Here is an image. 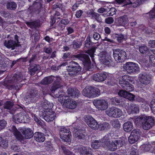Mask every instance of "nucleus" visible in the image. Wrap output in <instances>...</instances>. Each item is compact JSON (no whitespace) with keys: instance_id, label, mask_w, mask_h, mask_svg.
Returning a JSON list of instances; mask_svg holds the SVG:
<instances>
[{"instance_id":"nucleus-1","label":"nucleus","mask_w":155,"mask_h":155,"mask_svg":"<svg viewBox=\"0 0 155 155\" xmlns=\"http://www.w3.org/2000/svg\"><path fill=\"white\" fill-rule=\"evenodd\" d=\"M154 118L151 116H140L135 119L134 123L136 126H142L143 130H148L151 128L154 125Z\"/></svg>"},{"instance_id":"nucleus-2","label":"nucleus","mask_w":155,"mask_h":155,"mask_svg":"<svg viewBox=\"0 0 155 155\" xmlns=\"http://www.w3.org/2000/svg\"><path fill=\"white\" fill-rule=\"evenodd\" d=\"M134 83V81L130 76L127 75L123 76L119 81V84L124 90H127L129 92L131 91L134 89V86L133 84Z\"/></svg>"},{"instance_id":"nucleus-3","label":"nucleus","mask_w":155,"mask_h":155,"mask_svg":"<svg viewBox=\"0 0 155 155\" xmlns=\"http://www.w3.org/2000/svg\"><path fill=\"white\" fill-rule=\"evenodd\" d=\"M11 131L14 134L16 138L20 141L23 140L24 137L25 139H30L33 136L32 131L29 128H25L23 130L22 133L24 137L21 134L15 127H13Z\"/></svg>"},{"instance_id":"nucleus-4","label":"nucleus","mask_w":155,"mask_h":155,"mask_svg":"<svg viewBox=\"0 0 155 155\" xmlns=\"http://www.w3.org/2000/svg\"><path fill=\"white\" fill-rule=\"evenodd\" d=\"M123 68L128 74H137L140 71V68L139 65L132 62H128L124 64Z\"/></svg>"},{"instance_id":"nucleus-5","label":"nucleus","mask_w":155,"mask_h":155,"mask_svg":"<svg viewBox=\"0 0 155 155\" xmlns=\"http://www.w3.org/2000/svg\"><path fill=\"white\" fill-rule=\"evenodd\" d=\"M64 93L58 94V100L62 104H65L67 107L73 109L76 108L77 105V103L74 101L71 100L68 97L64 96Z\"/></svg>"},{"instance_id":"nucleus-6","label":"nucleus","mask_w":155,"mask_h":155,"mask_svg":"<svg viewBox=\"0 0 155 155\" xmlns=\"http://www.w3.org/2000/svg\"><path fill=\"white\" fill-rule=\"evenodd\" d=\"M72 58H77L81 61L84 65V68L86 70H89L91 68V61L88 55L83 54H74Z\"/></svg>"},{"instance_id":"nucleus-7","label":"nucleus","mask_w":155,"mask_h":155,"mask_svg":"<svg viewBox=\"0 0 155 155\" xmlns=\"http://www.w3.org/2000/svg\"><path fill=\"white\" fill-rule=\"evenodd\" d=\"M149 67L147 66L145 67L144 69L146 71H142L139 75V78L140 82L142 84L147 85L149 84L150 82L151 79V75L149 74Z\"/></svg>"},{"instance_id":"nucleus-8","label":"nucleus","mask_w":155,"mask_h":155,"mask_svg":"<svg viewBox=\"0 0 155 155\" xmlns=\"http://www.w3.org/2000/svg\"><path fill=\"white\" fill-rule=\"evenodd\" d=\"M113 55L114 59L117 62H123L127 58L125 51L119 49H116L113 51Z\"/></svg>"},{"instance_id":"nucleus-9","label":"nucleus","mask_w":155,"mask_h":155,"mask_svg":"<svg viewBox=\"0 0 155 155\" xmlns=\"http://www.w3.org/2000/svg\"><path fill=\"white\" fill-rule=\"evenodd\" d=\"M70 64L72 65L68 66L67 69L68 74L71 76H76L81 70V67L77 62L71 61Z\"/></svg>"},{"instance_id":"nucleus-10","label":"nucleus","mask_w":155,"mask_h":155,"mask_svg":"<svg viewBox=\"0 0 155 155\" xmlns=\"http://www.w3.org/2000/svg\"><path fill=\"white\" fill-rule=\"evenodd\" d=\"M141 132L138 129H135L131 132L128 138L129 142L131 144L134 143L140 138Z\"/></svg>"},{"instance_id":"nucleus-11","label":"nucleus","mask_w":155,"mask_h":155,"mask_svg":"<svg viewBox=\"0 0 155 155\" xmlns=\"http://www.w3.org/2000/svg\"><path fill=\"white\" fill-rule=\"evenodd\" d=\"M60 137L64 141H69L70 140L71 132L68 128L66 127H61L59 130Z\"/></svg>"},{"instance_id":"nucleus-12","label":"nucleus","mask_w":155,"mask_h":155,"mask_svg":"<svg viewBox=\"0 0 155 155\" xmlns=\"http://www.w3.org/2000/svg\"><path fill=\"white\" fill-rule=\"evenodd\" d=\"M43 2L41 0H37L33 5L30 6L29 9L35 14H39L43 9Z\"/></svg>"},{"instance_id":"nucleus-13","label":"nucleus","mask_w":155,"mask_h":155,"mask_svg":"<svg viewBox=\"0 0 155 155\" xmlns=\"http://www.w3.org/2000/svg\"><path fill=\"white\" fill-rule=\"evenodd\" d=\"M85 121L88 126L93 130L97 129L99 127V125L97 121L90 116H86L85 118Z\"/></svg>"},{"instance_id":"nucleus-14","label":"nucleus","mask_w":155,"mask_h":155,"mask_svg":"<svg viewBox=\"0 0 155 155\" xmlns=\"http://www.w3.org/2000/svg\"><path fill=\"white\" fill-rule=\"evenodd\" d=\"M43 118L47 122L54 120L55 116L54 113L51 109L45 111L43 114Z\"/></svg>"},{"instance_id":"nucleus-15","label":"nucleus","mask_w":155,"mask_h":155,"mask_svg":"<svg viewBox=\"0 0 155 155\" xmlns=\"http://www.w3.org/2000/svg\"><path fill=\"white\" fill-rule=\"evenodd\" d=\"M126 110L129 114H137L139 112V106L134 103L130 104L127 106Z\"/></svg>"},{"instance_id":"nucleus-16","label":"nucleus","mask_w":155,"mask_h":155,"mask_svg":"<svg viewBox=\"0 0 155 155\" xmlns=\"http://www.w3.org/2000/svg\"><path fill=\"white\" fill-rule=\"evenodd\" d=\"M53 81H54V83L53 86L51 87L50 90L52 92L55 91L62 87L61 84V79L59 77H55L53 76Z\"/></svg>"},{"instance_id":"nucleus-17","label":"nucleus","mask_w":155,"mask_h":155,"mask_svg":"<svg viewBox=\"0 0 155 155\" xmlns=\"http://www.w3.org/2000/svg\"><path fill=\"white\" fill-rule=\"evenodd\" d=\"M38 95V91L36 89H31L29 95L27 96L25 98L26 102L29 103L30 102H33L36 100V97Z\"/></svg>"},{"instance_id":"nucleus-18","label":"nucleus","mask_w":155,"mask_h":155,"mask_svg":"<svg viewBox=\"0 0 155 155\" xmlns=\"http://www.w3.org/2000/svg\"><path fill=\"white\" fill-rule=\"evenodd\" d=\"M59 91L60 93H61V94L64 93V96L68 97L69 98V97L70 96H71L74 97H77L79 96L80 93L78 90L76 89H74L71 87L69 88L67 90V92L68 95V96H66V95H65V93L63 92L62 90H61V91Z\"/></svg>"},{"instance_id":"nucleus-19","label":"nucleus","mask_w":155,"mask_h":155,"mask_svg":"<svg viewBox=\"0 0 155 155\" xmlns=\"http://www.w3.org/2000/svg\"><path fill=\"white\" fill-rule=\"evenodd\" d=\"M94 105L98 109L101 110H105L106 109V101L104 100H94L93 102Z\"/></svg>"},{"instance_id":"nucleus-20","label":"nucleus","mask_w":155,"mask_h":155,"mask_svg":"<svg viewBox=\"0 0 155 155\" xmlns=\"http://www.w3.org/2000/svg\"><path fill=\"white\" fill-rule=\"evenodd\" d=\"M107 73L105 72L95 74L93 76V79L97 82H101L104 81L107 78Z\"/></svg>"},{"instance_id":"nucleus-21","label":"nucleus","mask_w":155,"mask_h":155,"mask_svg":"<svg viewBox=\"0 0 155 155\" xmlns=\"http://www.w3.org/2000/svg\"><path fill=\"white\" fill-rule=\"evenodd\" d=\"M74 135L75 138L78 140L85 139L87 136V134L84 132V130L77 129L75 130Z\"/></svg>"},{"instance_id":"nucleus-22","label":"nucleus","mask_w":155,"mask_h":155,"mask_svg":"<svg viewBox=\"0 0 155 155\" xmlns=\"http://www.w3.org/2000/svg\"><path fill=\"white\" fill-rule=\"evenodd\" d=\"M78 150L81 155H91L92 153V150L89 147H81L79 148Z\"/></svg>"},{"instance_id":"nucleus-23","label":"nucleus","mask_w":155,"mask_h":155,"mask_svg":"<svg viewBox=\"0 0 155 155\" xmlns=\"http://www.w3.org/2000/svg\"><path fill=\"white\" fill-rule=\"evenodd\" d=\"M106 140L107 137L105 136L102 139L101 141L95 140L92 142L91 143V147L95 149H97L100 146L101 142L106 144L107 143Z\"/></svg>"},{"instance_id":"nucleus-24","label":"nucleus","mask_w":155,"mask_h":155,"mask_svg":"<svg viewBox=\"0 0 155 155\" xmlns=\"http://www.w3.org/2000/svg\"><path fill=\"white\" fill-rule=\"evenodd\" d=\"M124 130L126 132H130L133 128V122L127 121L125 122L123 125Z\"/></svg>"},{"instance_id":"nucleus-25","label":"nucleus","mask_w":155,"mask_h":155,"mask_svg":"<svg viewBox=\"0 0 155 155\" xmlns=\"http://www.w3.org/2000/svg\"><path fill=\"white\" fill-rule=\"evenodd\" d=\"M109 137H107V149L111 151H115L117 149V147L115 141L114 142L112 140H109Z\"/></svg>"},{"instance_id":"nucleus-26","label":"nucleus","mask_w":155,"mask_h":155,"mask_svg":"<svg viewBox=\"0 0 155 155\" xmlns=\"http://www.w3.org/2000/svg\"><path fill=\"white\" fill-rule=\"evenodd\" d=\"M5 46L9 48H11L12 50H14L15 47H18V44L13 40L5 41L4 43Z\"/></svg>"},{"instance_id":"nucleus-27","label":"nucleus","mask_w":155,"mask_h":155,"mask_svg":"<svg viewBox=\"0 0 155 155\" xmlns=\"http://www.w3.org/2000/svg\"><path fill=\"white\" fill-rule=\"evenodd\" d=\"M127 141V139L125 137H123L119 138L115 141L117 147L119 148L123 146H125Z\"/></svg>"},{"instance_id":"nucleus-28","label":"nucleus","mask_w":155,"mask_h":155,"mask_svg":"<svg viewBox=\"0 0 155 155\" xmlns=\"http://www.w3.org/2000/svg\"><path fill=\"white\" fill-rule=\"evenodd\" d=\"M26 118L24 114L20 112L18 114H17L13 117V118L15 120L20 123H24L25 122V119Z\"/></svg>"},{"instance_id":"nucleus-29","label":"nucleus","mask_w":155,"mask_h":155,"mask_svg":"<svg viewBox=\"0 0 155 155\" xmlns=\"http://www.w3.org/2000/svg\"><path fill=\"white\" fill-rule=\"evenodd\" d=\"M139 50L141 54L146 55L149 56L150 54V52L147 47L144 45L139 46Z\"/></svg>"},{"instance_id":"nucleus-30","label":"nucleus","mask_w":155,"mask_h":155,"mask_svg":"<svg viewBox=\"0 0 155 155\" xmlns=\"http://www.w3.org/2000/svg\"><path fill=\"white\" fill-rule=\"evenodd\" d=\"M35 140L39 142H42L44 141L45 137L44 134L39 132L35 133L34 135Z\"/></svg>"},{"instance_id":"nucleus-31","label":"nucleus","mask_w":155,"mask_h":155,"mask_svg":"<svg viewBox=\"0 0 155 155\" xmlns=\"http://www.w3.org/2000/svg\"><path fill=\"white\" fill-rule=\"evenodd\" d=\"M90 98L95 97L99 96L100 94V90L96 87H92L90 88Z\"/></svg>"},{"instance_id":"nucleus-32","label":"nucleus","mask_w":155,"mask_h":155,"mask_svg":"<svg viewBox=\"0 0 155 155\" xmlns=\"http://www.w3.org/2000/svg\"><path fill=\"white\" fill-rule=\"evenodd\" d=\"M116 63L111 57L107 54V67L109 68H113L116 65Z\"/></svg>"},{"instance_id":"nucleus-33","label":"nucleus","mask_w":155,"mask_h":155,"mask_svg":"<svg viewBox=\"0 0 155 155\" xmlns=\"http://www.w3.org/2000/svg\"><path fill=\"white\" fill-rule=\"evenodd\" d=\"M21 74L20 73L15 74L12 77L11 83H18L21 82L22 80Z\"/></svg>"},{"instance_id":"nucleus-34","label":"nucleus","mask_w":155,"mask_h":155,"mask_svg":"<svg viewBox=\"0 0 155 155\" xmlns=\"http://www.w3.org/2000/svg\"><path fill=\"white\" fill-rule=\"evenodd\" d=\"M115 82L113 75L111 74L107 73V85L113 86Z\"/></svg>"},{"instance_id":"nucleus-35","label":"nucleus","mask_w":155,"mask_h":155,"mask_svg":"<svg viewBox=\"0 0 155 155\" xmlns=\"http://www.w3.org/2000/svg\"><path fill=\"white\" fill-rule=\"evenodd\" d=\"M124 99H122L120 97L117 96L114 98H112L111 100L112 104L117 105H122L123 103V101Z\"/></svg>"},{"instance_id":"nucleus-36","label":"nucleus","mask_w":155,"mask_h":155,"mask_svg":"<svg viewBox=\"0 0 155 155\" xmlns=\"http://www.w3.org/2000/svg\"><path fill=\"white\" fill-rule=\"evenodd\" d=\"M145 19H151L155 18V8H153L152 10L149 12V13H147L144 16Z\"/></svg>"},{"instance_id":"nucleus-37","label":"nucleus","mask_w":155,"mask_h":155,"mask_svg":"<svg viewBox=\"0 0 155 155\" xmlns=\"http://www.w3.org/2000/svg\"><path fill=\"white\" fill-rule=\"evenodd\" d=\"M110 123L115 128L119 129L121 126L120 121L118 119H114L110 121Z\"/></svg>"},{"instance_id":"nucleus-38","label":"nucleus","mask_w":155,"mask_h":155,"mask_svg":"<svg viewBox=\"0 0 155 155\" xmlns=\"http://www.w3.org/2000/svg\"><path fill=\"white\" fill-rule=\"evenodd\" d=\"M53 76L46 77L44 78L41 81V83L43 84H47L52 82L53 81Z\"/></svg>"},{"instance_id":"nucleus-39","label":"nucleus","mask_w":155,"mask_h":155,"mask_svg":"<svg viewBox=\"0 0 155 155\" xmlns=\"http://www.w3.org/2000/svg\"><path fill=\"white\" fill-rule=\"evenodd\" d=\"M41 68L38 65H35L31 67L29 69L30 74L31 75L34 74L36 72L40 70Z\"/></svg>"},{"instance_id":"nucleus-40","label":"nucleus","mask_w":155,"mask_h":155,"mask_svg":"<svg viewBox=\"0 0 155 155\" xmlns=\"http://www.w3.org/2000/svg\"><path fill=\"white\" fill-rule=\"evenodd\" d=\"M41 106L43 108V110L44 111H46L47 110H49L50 109L49 108V104L48 102L46 100H45L41 103Z\"/></svg>"},{"instance_id":"nucleus-41","label":"nucleus","mask_w":155,"mask_h":155,"mask_svg":"<svg viewBox=\"0 0 155 155\" xmlns=\"http://www.w3.org/2000/svg\"><path fill=\"white\" fill-rule=\"evenodd\" d=\"M91 87L87 86L86 87L83 91L82 94L85 97L90 98V92Z\"/></svg>"},{"instance_id":"nucleus-42","label":"nucleus","mask_w":155,"mask_h":155,"mask_svg":"<svg viewBox=\"0 0 155 155\" xmlns=\"http://www.w3.org/2000/svg\"><path fill=\"white\" fill-rule=\"evenodd\" d=\"M148 46L150 51L155 54V40H150L148 43Z\"/></svg>"},{"instance_id":"nucleus-43","label":"nucleus","mask_w":155,"mask_h":155,"mask_svg":"<svg viewBox=\"0 0 155 155\" xmlns=\"http://www.w3.org/2000/svg\"><path fill=\"white\" fill-rule=\"evenodd\" d=\"M6 6L8 9L11 10H14L16 8L17 5L16 3L14 2H9L7 3Z\"/></svg>"},{"instance_id":"nucleus-44","label":"nucleus","mask_w":155,"mask_h":155,"mask_svg":"<svg viewBox=\"0 0 155 155\" xmlns=\"http://www.w3.org/2000/svg\"><path fill=\"white\" fill-rule=\"evenodd\" d=\"M8 146V141L0 137V146L4 148H6Z\"/></svg>"},{"instance_id":"nucleus-45","label":"nucleus","mask_w":155,"mask_h":155,"mask_svg":"<svg viewBox=\"0 0 155 155\" xmlns=\"http://www.w3.org/2000/svg\"><path fill=\"white\" fill-rule=\"evenodd\" d=\"M115 109L116 107H110L107 110V115L110 117H114Z\"/></svg>"},{"instance_id":"nucleus-46","label":"nucleus","mask_w":155,"mask_h":155,"mask_svg":"<svg viewBox=\"0 0 155 155\" xmlns=\"http://www.w3.org/2000/svg\"><path fill=\"white\" fill-rule=\"evenodd\" d=\"M14 105L13 103L10 101H7L3 104V107L5 109L10 110Z\"/></svg>"},{"instance_id":"nucleus-47","label":"nucleus","mask_w":155,"mask_h":155,"mask_svg":"<svg viewBox=\"0 0 155 155\" xmlns=\"http://www.w3.org/2000/svg\"><path fill=\"white\" fill-rule=\"evenodd\" d=\"M116 10L114 8L107 7V16H113L116 13Z\"/></svg>"},{"instance_id":"nucleus-48","label":"nucleus","mask_w":155,"mask_h":155,"mask_svg":"<svg viewBox=\"0 0 155 155\" xmlns=\"http://www.w3.org/2000/svg\"><path fill=\"white\" fill-rule=\"evenodd\" d=\"M142 30L144 33L150 34L152 32L151 28L150 27H146L143 26L142 28Z\"/></svg>"},{"instance_id":"nucleus-49","label":"nucleus","mask_w":155,"mask_h":155,"mask_svg":"<svg viewBox=\"0 0 155 155\" xmlns=\"http://www.w3.org/2000/svg\"><path fill=\"white\" fill-rule=\"evenodd\" d=\"M125 90H120L119 91L118 93V94L120 97H123L124 98H126L127 95L128 93V91L127 90L126 91Z\"/></svg>"},{"instance_id":"nucleus-50","label":"nucleus","mask_w":155,"mask_h":155,"mask_svg":"<svg viewBox=\"0 0 155 155\" xmlns=\"http://www.w3.org/2000/svg\"><path fill=\"white\" fill-rule=\"evenodd\" d=\"M150 109L154 115L155 116V99H152L150 105Z\"/></svg>"},{"instance_id":"nucleus-51","label":"nucleus","mask_w":155,"mask_h":155,"mask_svg":"<svg viewBox=\"0 0 155 155\" xmlns=\"http://www.w3.org/2000/svg\"><path fill=\"white\" fill-rule=\"evenodd\" d=\"M122 111L120 109L116 107L115 111L114 117L117 118L120 117L122 115Z\"/></svg>"},{"instance_id":"nucleus-52","label":"nucleus","mask_w":155,"mask_h":155,"mask_svg":"<svg viewBox=\"0 0 155 155\" xmlns=\"http://www.w3.org/2000/svg\"><path fill=\"white\" fill-rule=\"evenodd\" d=\"M61 148H62L64 153L66 155H74L72 152H71L69 150L67 149L64 146H61Z\"/></svg>"},{"instance_id":"nucleus-53","label":"nucleus","mask_w":155,"mask_h":155,"mask_svg":"<svg viewBox=\"0 0 155 155\" xmlns=\"http://www.w3.org/2000/svg\"><path fill=\"white\" fill-rule=\"evenodd\" d=\"M149 56V62L152 65H155V55L150 54Z\"/></svg>"},{"instance_id":"nucleus-54","label":"nucleus","mask_w":155,"mask_h":155,"mask_svg":"<svg viewBox=\"0 0 155 155\" xmlns=\"http://www.w3.org/2000/svg\"><path fill=\"white\" fill-rule=\"evenodd\" d=\"M135 97V96L134 95L128 92L126 98L130 101H133L134 100Z\"/></svg>"},{"instance_id":"nucleus-55","label":"nucleus","mask_w":155,"mask_h":155,"mask_svg":"<svg viewBox=\"0 0 155 155\" xmlns=\"http://www.w3.org/2000/svg\"><path fill=\"white\" fill-rule=\"evenodd\" d=\"M6 124V122L5 120H0V130L5 127Z\"/></svg>"},{"instance_id":"nucleus-56","label":"nucleus","mask_w":155,"mask_h":155,"mask_svg":"<svg viewBox=\"0 0 155 155\" xmlns=\"http://www.w3.org/2000/svg\"><path fill=\"white\" fill-rule=\"evenodd\" d=\"M89 14H91L92 18L95 19H99V15L95 12H94L92 10L89 13Z\"/></svg>"},{"instance_id":"nucleus-57","label":"nucleus","mask_w":155,"mask_h":155,"mask_svg":"<svg viewBox=\"0 0 155 155\" xmlns=\"http://www.w3.org/2000/svg\"><path fill=\"white\" fill-rule=\"evenodd\" d=\"M116 35V37L117 38V40L118 41L119 43L121 42L123 40L125 39L124 35H123L121 34L119 35L117 34Z\"/></svg>"},{"instance_id":"nucleus-58","label":"nucleus","mask_w":155,"mask_h":155,"mask_svg":"<svg viewBox=\"0 0 155 155\" xmlns=\"http://www.w3.org/2000/svg\"><path fill=\"white\" fill-rule=\"evenodd\" d=\"M26 23L31 28H35L38 26L37 24L35 21L32 22H26Z\"/></svg>"},{"instance_id":"nucleus-59","label":"nucleus","mask_w":155,"mask_h":155,"mask_svg":"<svg viewBox=\"0 0 155 155\" xmlns=\"http://www.w3.org/2000/svg\"><path fill=\"white\" fill-rule=\"evenodd\" d=\"M138 150L134 148H132L131 149L130 155H138Z\"/></svg>"},{"instance_id":"nucleus-60","label":"nucleus","mask_w":155,"mask_h":155,"mask_svg":"<svg viewBox=\"0 0 155 155\" xmlns=\"http://www.w3.org/2000/svg\"><path fill=\"white\" fill-rule=\"evenodd\" d=\"M32 117L34 119V120L38 124H39L40 125H41L42 124V123L39 118L37 117L35 114L33 115Z\"/></svg>"},{"instance_id":"nucleus-61","label":"nucleus","mask_w":155,"mask_h":155,"mask_svg":"<svg viewBox=\"0 0 155 155\" xmlns=\"http://www.w3.org/2000/svg\"><path fill=\"white\" fill-rule=\"evenodd\" d=\"M66 64H67L66 62L64 63H63L61 65H60V66H58V67H56V66H53L51 68V69L53 70H54L55 71H57L59 69V68H60V67L61 66H64L66 65Z\"/></svg>"},{"instance_id":"nucleus-62","label":"nucleus","mask_w":155,"mask_h":155,"mask_svg":"<svg viewBox=\"0 0 155 155\" xmlns=\"http://www.w3.org/2000/svg\"><path fill=\"white\" fill-rule=\"evenodd\" d=\"M136 101L137 102H140L143 103H145L146 102V101L144 98H141L139 97H136Z\"/></svg>"},{"instance_id":"nucleus-63","label":"nucleus","mask_w":155,"mask_h":155,"mask_svg":"<svg viewBox=\"0 0 155 155\" xmlns=\"http://www.w3.org/2000/svg\"><path fill=\"white\" fill-rule=\"evenodd\" d=\"M93 37L96 40H98L101 38L100 35L97 32L94 33L93 34Z\"/></svg>"},{"instance_id":"nucleus-64","label":"nucleus","mask_w":155,"mask_h":155,"mask_svg":"<svg viewBox=\"0 0 155 155\" xmlns=\"http://www.w3.org/2000/svg\"><path fill=\"white\" fill-rule=\"evenodd\" d=\"M83 13V11L81 10H79L76 12V16L77 18H79Z\"/></svg>"}]
</instances>
